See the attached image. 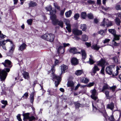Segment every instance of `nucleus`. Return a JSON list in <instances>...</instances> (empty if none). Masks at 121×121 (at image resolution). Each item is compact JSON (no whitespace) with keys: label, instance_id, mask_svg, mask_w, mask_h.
Returning <instances> with one entry per match:
<instances>
[{"label":"nucleus","instance_id":"nucleus-1","mask_svg":"<svg viewBox=\"0 0 121 121\" xmlns=\"http://www.w3.org/2000/svg\"><path fill=\"white\" fill-rule=\"evenodd\" d=\"M91 92L92 93L91 95V98L94 100L95 102V106H94V103L92 102V104L93 110L95 112L99 111L102 113L103 116L105 118H106V112L105 108V106L104 105L103 100H101L99 99L98 97L95 96L96 94V90L94 89L91 91Z\"/></svg>","mask_w":121,"mask_h":121},{"label":"nucleus","instance_id":"nucleus-2","mask_svg":"<svg viewBox=\"0 0 121 121\" xmlns=\"http://www.w3.org/2000/svg\"><path fill=\"white\" fill-rule=\"evenodd\" d=\"M11 63V61L8 60H5L4 62L2 63L5 67L9 68H6L2 70L0 69V79L1 81H4L6 79L8 74L7 72H9L10 68L12 66Z\"/></svg>","mask_w":121,"mask_h":121},{"label":"nucleus","instance_id":"nucleus-3","mask_svg":"<svg viewBox=\"0 0 121 121\" xmlns=\"http://www.w3.org/2000/svg\"><path fill=\"white\" fill-rule=\"evenodd\" d=\"M59 62L58 60L55 59V65H53L50 71L52 72V77L53 78V81H55V86L56 87L59 84L60 82L61 81V78L60 77L58 76L57 75H55L54 73L55 71V69L54 67L55 66L58 64Z\"/></svg>","mask_w":121,"mask_h":121},{"label":"nucleus","instance_id":"nucleus-4","mask_svg":"<svg viewBox=\"0 0 121 121\" xmlns=\"http://www.w3.org/2000/svg\"><path fill=\"white\" fill-rule=\"evenodd\" d=\"M56 12V11L55 10L54 11L53 13L51 12V14L52 15L51 17V19L52 20V23L55 25H57L58 24L62 28L63 27V22L61 21H58L56 19V16L55 15Z\"/></svg>","mask_w":121,"mask_h":121},{"label":"nucleus","instance_id":"nucleus-5","mask_svg":"<svg viewBox=\"0 0 121 121\" xmlns=\"http://www.w3.org/2000/svg\"><path fill=\"white\" fill-rule=\"evenodd\" d=\"M41 38L51 42L54 39V35L51 34H46L41 36Z\"/></svg>","mask_w":121,"mask_h":121},{"label":"nucleus","instance_id":"nucleus-6","mask_svg":"<svg viewBox=\"0 0 121 121\" xmlns=\"http://www.w3.org/2000/svg\"><path fill=\"white\" fill-rule=\"evenodd\" d=\"M29 113H28L23 114V120L24 121H32L35 120V118L33 116L29 117Z\"/></svg>","mask_w":121,"mask_h":121},{"label":"nucleus","instance_id":"nucleus-7","mask_svg":"<svg viewBox=\"0 0 121 121\" xmlns=\"http://www.w3.org/2000/svg\"><path fill=\"white\" fill-rule=\"evenodd\" d=\"M105 63V61L102 59L100 61H99L97 63L98 65L102 67L101 70V72L102 74L104 75H105V74L104 73L105 68L104 64Z\"/></svg>","mask_w":121,"mask_h":121},{"label":"nucleus","instance_id":"nucleus-8","mask_svg":"<svg viewBox=\"0 0 121 121\" xmlns=\"http://www.w3.org/2000/svg\"><path fill=\"white\" fill-rule=\"evenodd\" d=\"M114 66L113 65H110L106 67V73L110 75L112 74L113 69H114Z\"/></svg>","mask_w":121,"mask_h":121},{"label":"nucleus","instance_id":"nucleus-9","mask_svg":"<svg viewBox=\"0 0 121 121\" xmlns=\"http://www.w3.org/2000/svg\"><path fill=\"white\" fill-rule=\"evenodd\" d=\"M10 42L11 45L13 44L12 41L9 39H8L6 40H4L2 41H0V47L2 46V47L3 49L5 50L6 49L5 45V43L7 42Z\"/></svg>","mask_w":121,"mask_h":121},{"label":"nucleus","instance_id":"nucleus-10","mask_svg":"<svg viewBox=\"0 0 121 121\" xmlns=\"http://www.w3.org/2000/svg\"><path fill=\"white\" fill-rule=\"evenodd\" d=\"M72 32L74 35H81L82 33V31L78 30L77 29H73L72 30Z\"/></svg>","mask_w":121,"mask_h":121},{"label":"nucleus","instance_id":"nucleus-11","mask_svg":"<svg viewBox=\"0 0 121 121\" xmlns=\"http://www.w3.org/2000/svg\"><path fill=\"white\" fill-rule=\"evenodd\" d=\"M65 22V24L66 26V29L68 30L69 32H71V30L69 21L68 20H66Z\"/></svg>","mask_w":121,"mask_h":121},{"label":"nucleus","instance_id":"nucleus-12","mask_svg":"<svg viewBox=\"0 0 121 121\" xmlns=\"http://www.w3.org/2000/svg\"><path fill=\"white\" fill-rule=\"evenodd\" d=\"M114 37L113 41H117L119 40L120 37H121V36L120 35H117L116 34L113 35ZM114 45L115 46L117 45V43L116 42H114Z\"/></svg>","mask_w":121,"mask_h":121},{"label":"nucleus","instance_id":"nucleus-13","mask_svg":"<svg viewBox=\"0 0 121 121\" xmlns=\"http://www.w3.org/2000/svg\"><path fill=\"white\" fill-rule=\"evenodd\" d=\"M71 63L72 65H76L78 63V60L76 58L73 57L71 59Z\"/></svg>","mask_w":121,"mask_h":121},{"label":"nucleus","instance_id":"nucleus-14","mask_svg":"<svg viewBox=\"0 0 121 121\" xmlns=\"http://www.w3.org/2000/svg\"><path fill=\"white\" fill-rule=\"evenodd\" d=\"M99 69L97 66L96 65H95L92 69V72L91 73V75H94V74L96 73V72L99 71Z\"/></svg>","mask_w":121,"mask_h":121},{"label":"nucleus","instance_id":"nucleus-15","mask_svg":"<svg viewBox=\"0 0 121 121\" xmlns=\"http://www.w3.org/2000/svg\"><path fill=\"white\" fill-rule=\"evenodd\" d=\"M45 9L47 11H50V13L51 15L50 17L51 18V17L52 15L51 14V12L53 13V12L55 10L56 11V10L55 9H54L53 10H52V8L51 5H49L48 6H47V7H46L45 8Z\"/></svg>","mask_w":121,"mask_h":121},{"label":"nucleus","instance_id":"nucleus-16","mask_svg":"<svg viewBox=\"0 0 121 121\" xmlns=\"http://www.w3.org/2000/svg\"><path fill=\"white\" fill-rule=\"evenodd\" d=\"M77 49L75 47L70 48L69 52L71 53H80V52H77Z\"/></svg>","mask_w":121,"mask_h":121},{"label":"nucleus","instance_id":"nucleus-17","mask_svg":"<svg viewBox=\"0 0 121 121\" xmlns=\"http://www.w3.org/2000/svg\"><path fill=\"white\" fill-rule=\"evenodd\" d=\"M26 47V44L25 43H23L19 47L18 50L22 51L25 49Z\"/></svg>","mask_w":121,"mask_h":121},{"label":"nucleus","instance_id":"nucleus-18","mask_svg":"<svg viewBox=\"0 0 121 121\" xmlns=\"http://www.w3.org/2000/svg\"><path fill=\"white\" fill-rule=\"evenodd\" d=\"M107 107L109 109L111 110H113L114 107V103L112 102H111L109 104L107 105Z\"/></svg>","mask_w":121,"mask_h":121},{"label":"nucleus","instance_id":"nucleus-19","mask_svg":"<svg viewBox=\"0 0 121 121\" xmlns=\"http://www.w3.org/2000/svg\"><path fill=\"white\" fill-rule=\"evenodd\" d=\"M67 67L66 65L63 64L61 66V73H64L65 71L67 69Z\"/></svg>","mask_w":121,"mask_h":121},{"label":"nucleus","instance_id":"nucleus-20","mask_svg":"<svg viewBox=\"0 0 121 121\" xmlns=\"http://www.w3.org/2000/svg\"><path fill=\"white\" fill-rule=\"evenodd\" d=\"M57 52L58 53L60 52L64 53L65 52V49L63 48V47L62 46H60L58 48Z\"/></svg>","mask_w":121,"mask_h":121},{"label":"nucleus","instance_id":"nucleus-21","mask_svg":"<svg viewBox=\"0 0 121 121\" xmlns=\"http://www.w3.org/2000/svg\"><path fill=\"white\" fill-rule=\"evenodd\" d=\"M54 89L52 88H49L47 91L48 92V95H54Z\"/></svg>","mask_w":121,"mask_h":121},{"label":"nucleus","instance_id":"nucleus-22","mask_svg":"<svg viewBox=\"0 0 121 121\" xmlns=\"http://www.w3.org/2000/svg\"><path fill=\"white\" fill-rule=\"evenodd\" d=\"M72 13V11L71 10H69L65 13V15L66 17H70Z\"/></svg>","mask_w":121,"mask_h":121},{"label":"nucleus","instance_id":"nucleus-23","mask_svg":"<svg viewBox=\"0 0 121 121\" xmlns=\"http://www.w3.org/2000/svg\"><path fill=\"white\" fill-rule=\"evenodd\" d=\"M100 48V47L97 44L93 45L91 47L92 49L96 50H98Z\"/></svg>","mask_w":121,"mask_h":121},{"label":"nucleus","instance_id":"nucleus-24","mask_svg":"<svg viewBox=\"0 0 121 121\" xmlns=\"http://www.w3.org/2000/svg\"><path fill=\"white\" fill-rule=\"evenodd\" d=\"M116 88V86H114L112 87H110L106 83V89H109L112 90L113 91H114L115 89Z\"/></svg>","mask_w":121,"mask_h":121},{"label":"nucleus","instance_id":"nucleus-25","mask_svg":"<svg viewBox=\"0 0 121 121\" xmlns=\"http://www.w3.org/2000/svg\"><path fill=\"white\" fill-rule=\"evenodd\" d=\"M89 80L87 78L83 77L81 80V82L85 83H87L89 82Z\"/></svg>","mask_w":121,"mask_h":121},{"label":"nucleus","instance_id":"nucleus-26","mask_svg":"<svg viewBox=\"0 0 121 121\" xmlns=\"http://www.w3.org/2000/svg\"><path fill=\"white\" fill-rule=\"evenodd\" d=\"M88 39V37L86 35H82V39L83 41H87Z\"/></svg>","mask_w":121,"mask_h":121},{"label":"nucleus","instance_id":"nucleus-27","mask_svg":"<svg viewBox=\"0 0 121 121\" xmlns=\"http://www.w3.org/2000/svg\"><path fill=\"white\" fill-rule=\"evenodd\" d=\"M67 84L68 86L72 87L74 86V84L73 81H70L68 82Z\"/></svg>","mask_w":121,"mask_h":121},{"label":"nucleus","instance_id":"nucleus-28","mask_svg":"<svg viewBox=\"0 0 121 121\" xmlns=\"http://www.w3.org/2000/svg\"><path fill=\"white\" fill-rule=\"evenodd\" d=\"M23 75L25 79H28L29 78V73L27 72H24L23 74Z\"/></svg>","mask_w":121,"mask_h":121},{"label":"nucleus","instance_id":"nucleus-29","mask_svg":"<svg viewBox=\"0 0 121 121\" xmlns=\"http://www.w3.org/2000/svg\"><path fill=\"white\" fill-rule=\"evenodd\" d=\"M108 31L109 33L114 35L116 33V31L114 29H110L108 30Z\"/></svg>","mask_w":121,"mask_h":121},{"label":"nucleus","instance_id":"nucleus-30","mask_svg":"<svg viewBox=\"0 0 121 121\" xmlns=\"http://www.w3.org/2000/svg\"><path fill=\"white\" fill-rule=\"evenodd\" d=\"M34 99V93H33L31 94L30 96V102L32 104V105L33 104Z\"/></svg>","mask_w":121,"mask_h":121},{"label":"nucleus","instance_id":"nucleus-31","mask_svg":"<svg viewBox=\"0 0 121 121\" xmlns=\"http://www.w3.org/2000/svg\"><path fill=\"white\" fill-rule=\"evenodd\" d=\"M37 4L35 2L31 1L29 4V6L30 7H34L36 6Z\"/></svg>","mask_w":121,"mask_h":121},{"label":"nucleus","instance_id":"nucleus-32","mask_svg":"<svg viewBox=\"0 0 121 121\" xmlns=\"http://www.w3.org/2000/svg\"><path fill=\"white\" fill-rule=\"evenodd\" d=\"M82 73V71L81 70H78L75 72V74L77 76L81 74Z\"/></svg>","mask_w":121,"mask_h":121},{"label":"nucleus","instance_id":"nucleus-33","mask_svg":"<svg viewBox=\"0 0 121 121\" xmlns=\"http://www.w3.org/2000/svg\"><path fill=\"white\" fill-rule=\"evenodd\" d=\"M87 16L85 12H82L81 15V17L83 19H85Z\"/></svg>","mask_w":121,"mask_h":121},{"label":"nucleus","instance_id":"nucleus-34","mask_svg":"<svg viewBox=\"0 0 121 121\" xmlns=\"http://www.w3.org/2000/svg\"><path fill=\"white\" fill-rule=\"evenodd\" d=\"M11 48L9 50L10 52H13L15 48V46L13 44L11 45Z\"/></svg>","mask_w":121,"mask_h":121},{"label":"nucleus","instance_id":"nucleus-35","mask_svg":"<svg viewBox=\"0 0 121 121\" xmlns=\"http://www.w3.org/2000/svg\"><path fill=\"white\" fill-rule=\"evenodd\" d=\"M87 16L88 18L90 19H92L94 18V16L93 14L91 13L88 14Z\"/></svg>","mask_w":121,"mask_h":121},{"label":"nucleus","instance_id":"nucleus-36","mask_svg":"<svg viewBox=\"0 0 121 121\" xmlns=\"http://www.w3.org/2000/svg\"><path fill=\"white\" fill-rule=\"evenodd\" d=\"M80 28L83 31H85L86 29V26L85 24L81 25Z\"/></svg>","mask_w":121,"mask_h":121},{"label":"nucleus","instance_id":"nucleus-37","mask_svg":"<svg viewBox=\"0 0 121 121\" xmlns=\"http://www.w3.org/2000/svg\"><path fill=\"white\" fill-rule=\"evenodd\" d=\"M106 24V21L105 18H104L103 21L101 22L100 24V26L103 27L105 26Z\"/></svg>","mask_w":121,"mask_h":121},{"label":"nucleus","instance_id":"nucleus-38","mask_svg":"<svg viewBox=\"0 0 121 121\" xmlns=\"http://www.w3.org/2000/svg\"><path fill=\"white\" fill-rule=\"evenodd\" d=\"M112 58L113 62L115 64H118V60L116 56L113 57Z\"/></svg>","mask_w":121,"mask_h":121},{"label":"nucleus","instance_id":"nucleus-39","mask_svg":"<svg viewBox=\"0 0 121 121\" xmlns=\"http://www.w3.org/2000/svg\"><path fill=\"white\" fill-rule=\"evenodd\" d=\"M115 22L116 24L118 25H120L121 22L120 19L118 18H116L115 20Z\"/></svg>","mask_w":121,"mask_h":121},{"label":"nucleus","instance_id":"nucleus-40","mask_svg":"<svg viewBox=\"0 0 121 121\" xmlns=\"http://www.w3.org/2000/svg\"><path fill=\"white\" fill-rule=\"evenodd\" d=\"M95 61L91 58L89 59V61L86 62V63H88L90 64L91 65L93 64L94 63Z\"/></svg>","mask_w":121,"mask_h":121},{"label":"nucleus","instance_id":"nucleus-41","mask_svg":"<svg viewBox=\"0 0 121 121\" xmlns=\"http://www.w3.org/2000/svg\"><path fill=\"white\" fill-rule=\"evenodd\" d=\"M82 60L83 61L86 57V53H82Z\"/></svg>","mask_w":121,"mask_h":121},{"label":"nucleus","instance_id":"nucleus-42","mask_svg":"<svg viewBox=\"0 0 121 121\" xmlns=\"http://www.w3.org/2000/svg\"><path fill=\"white\" fill-rule=\"evenodd\" d=\"M106 85H105L103 87L101 91L104 92L106 95Z\"/></svg>","mask_w":121,"mask_h":121},{"label":"nucleus","instance_id":"nucleus-43","mask_svg":"<svg viewBox=\"0 0 121 121\" xmlns=\"http://www.w3.org/2000/svg\"><path fill=\"white\" fill-rule=\"evenodd\" d=\"M94 3V1H93L91 0H89L87 1V3H86L85 4H93Z\"/></svg>","mask_w":121,"mask_h":121},{"label":"nucleus","instance_id":"nucleus-44","mask_svg":"<svg viewBox=\"0 0 121 121\" xmlns=\"http://www.w3.org/2000/svg\"><path fill=\"white\" fill-rule=\"evenodd\" d=\"M112 96H109V92L106 91V99H110L112 98Z\"/></svg>","mask_w":121,"mask_h":121},{"label":"nucleus","instance_id":"nucleus-45","mask_svg":"<svg viewBox=\"0 0 121 121\" xmlns=\"http://www.w3.org/2000/svg\"><path fill=\"white\" fill-rule=\"evenodd\" d=\"M79 17V14L78 13H76L74 16V17L75 19L76 20H77Z\"/></svg>","mask_w":121,"mask_h":121},{"label":"nucleus","instance_id":"nucleus-46","mask_svg":"<svg viewBox=\"0 0 121 121\" xmlns=\"http://www.w3.org/2000/svg\"><path fill=\"white\" fill-rule=\"evenodd\" d=\"M119 74V72H117V71L116 72H114L113 73H112V77L113 78H116L115 77L117 76Z\"/></svg>","mask_w":121,"mask_h":121},{"label":"nucleus","instance_id":"nucleus-47","mask_svg":"<svg viewBox=\"0 0 121 121\" xmlns=\"http://www.w3.org/2000/svg\"><path fill=\"white\" fill-rule=\"evenodd\" d=\"M33 20L32 19H28L27 21V22L29 25H31L32 24Z\"/></svg>","mask_w":121,"mask_h":121},{"label":"nucleus","instance_id":"nucleus-48","mask_svg":"<svg viewBox=\"0 0 121 121\" xmlns=\"http://www.w3.org/2000/svg\"><path fill=\"white\" fill-rule=\"evenodd\" d=\"M95 83L92 82L89 83L87 85V87H90L93 86L95 84Z\"/></svg>","mask_w":121,"mask_h":121},{"label":"nucleus","instance_id":"nucleus-49","mask_svg":"<svg viewBox=\"0 0 121 121\" xmlns=\"http://www.w3.org/2000/svg\"><path fill=\"white\" fill-rule=\"evenodd\" d=\"M108 119L110 121H114L115 120L113 115L111 116L108 118Z\"/></svg>","mask_w":121,"mask_h":121},{"label":"nucleus","instance_id":"nucleus-50","mask_svg":"<svg viewBox=\"0 0 121 121\" xmlns=\"http://www.w3.org/2000/svg\"><path fill=\"white\" fill-rule=\"evenodd\" d=\"M91 42L88 43L87 42H85V44L86 45V47H90L91 45Z\"/></svg>","mask_w":121,"mask_h":121},{"label":"nucleus","instance_id":"nucleus-51","mask_svg":"<svg viewBox=\"0 0 121 121\" xmlns=\"http://www.w3.org/2000/svg\"><path fill=\"white\" fill-rule=\"evenodd\" d=\"M6 36L1 33V32L0 30V37L1 38H4L6 37Z\"/></svg>","mask_w":121,"mask_h":121},{"label":"nucleus","instance_id":"nucleus-52","mask_svg":"<svg viewBox=\"0 0 121 121\" xmlns=\"http://www.w3.org/2000/svg\"><path fill=\"white\" fill-rule=\"evenodd\" d=\"M112 25V23L111 22L108 21V22L106 24V26L109 27L111 26Z\"/></svg>","mask_w":121,"mask_h":121},{"label":"nucleus","instance_id":"nucleus-53","mask_svg":"<svg viewBox=\"0 0 121 121\" xmlns=\"http://www.w3.org/2000/svg\"><path fill=\"white\" fill-rule=\"evenodd\" d=\"M1 102L2 104L4 105H6L7 104V100H2Z\"/></svg>","mask_w":121,"mask_h":121},{"label":"nucleus","instance_id":"nucleus-54","mask_svg":"<svg viewBox=\"0 0 121 121\" xmlns=\"http://www.w3.org/2000/svg\"><path fill=\"white\" fill-rule=\"evenodd\" d=\"M74 104L76 107V108H79L80 106V103H78L77 102L75 103Z\"/></svg>","mask_w":121,"mask_h":121},{"label":"nucleus","instance_id":"nucleus-55","mask_svg":"<svg viewBox=\"0 0 121 121\" xmlns=\"http://www.w3.org/2000/svg\"><path fill=\"white\" fill-rule=\"evenodd\" d=\"M21 115L19 114H18L17 116V119L19 121H22V120L21 118Z\"/></svg>","mask_w":121,"mask_h":121},{"label":"nucleus","instance_id":"nucleus-56","mask_svg":"<svg viewBox=\"0 0 121 121\" xmlns=\"http://www.w3.org/2000/svg\"><path fill=\"white\" fill-rule=\"evenodd\" d=\"M63 47L64 48H65L67 46H68L70 45V44L69 43H63Z\"/></svg>","mask_w":121,"mask_h":121},{"label":"nucleus","instance_id":"nucleus-57","mask_svg":"<svg viewBox=\"0 0 121 121\" xmlns=\"http://www.w3.org/2000/svg\"><path fill=\"white\" fill-rule=\"evenodd\" d=\"M65 9V8H64L63 10L61 11L60 13V14L61 15H64Z\"/></svg>","mask_w":121,"mask_h":121},{"label":"nucleus","instance_id":"nucleus-58","mask_svg":"<svg viewBox=\"0 0 121 121\" xmlns=\"http://www.w3.org/2000/svg\"><path fill=\"white\" fill-rule=\"evenodd\" d=\"M54 4L55 8H56L58 9H60V7L58 6L57 4L54 3Z\"/></svg>","mask_w":121,"mask_h":121},{"label":"nucleus","instance_id":"nucleus-59","mask_svg":"<svg viewBox=\"0 0 121 121\" xmlns=\"http://www.w3.org/2000/svg\"><path fill=\"white\" fill-rule=\"evenodd\" d=\"M99 33L101 35H103L104 34V31L103 30H100L99 31Z\"/></svg>","mask_w":121,"mask_h":121},{"label":"nucleus","instance_id":"nucleus-60","mask_svg":"<svg viewBox=\"0 0 121 121\" xmlns=\"http://www.w3.org/2000/svg\"><path fill=\"white\" fill-rule=\"evenodd\" d=\"M116 8L117 10H120V9L121 8L120 5H116Z\"/></svg>","mask_w":121,"mask_h":121},{"label":"nucleus","instance_id":"nucleus-61","mask_svg":"<svg viewBox=\"0 0 121 121\" xmlns=\"http://www.w3.org/2000/svg\"><path fill=\"white\" fill-rule=\"evenodd\" d=\"M6 92L4 90H2V91L1 92V95H6Z\"/></svg>","mask_w":121,"mask_h":121},{"label":"nucleus","instance_id":"nucleus-62","mask_svg":"<svg viewBox=\"0 0 121 121\" xmlns=\"http://www.w3.org/2000/svg\"><path fill=\"white\" fill-rule=\"evenodd\" d=\"M28 93L27 92H26L24 95L22 96L23 97L24 96H25L27 98L28 96Z\"/></svg>","mask_w":121,"mask_h":121},{"label":"nucleus","instance_id":"nucleus-63","mask_svg":"<svg viewBox=\"0 0 121 121\" xmlns=\"http://www.w3.org/2000/svg\"><path fill=\"white\" fill-rule=\"evenodd\" d=\"M94 22L95 23H97L99 22V20L96 18H95L94 20Z\"/></svg>","mask_w":121,"mask_h":121},{"label":"nucleus","instance_id":"nucleus-64","mask_svg":"<svg viewBox=\"0 0 121 121\" xmlns=\"http://www.w3.org/2000/svg\"><path fill=\"white\" fill-rule=\"evenodd\" d=\"M117 78V79L120 80V81L119 80V81L121 82V73L119 75L118 77Z\"/></svg>","mask_w":121,"mask_h":121}]
</instances>
